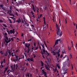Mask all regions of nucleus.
<instances>
[{"label":"nucleus","instance_id":"f257e3e1","mask_svg":"<svg viewBox=\"0 0 77 77\" xmlns=\"http://www.w3.org/2000/svg\"><path fill=\"white\" fill-rule=\"evenodd\" d=\"M56 26L57 29L58 31H57V35H59V36L60 37L62 36V31H60V29H59V26L57 24V23H56Z\"/></svg>","mask_w":77,"mask_h":77},{"label":"nucleus","instance_id":"f03ea898","mask_svg":"<svg viewBox=\"0 0 77 77\" xmlns=\"http://www.w3.org/2000/svg\"><path fill=\"white\" fill-rule=\"evenodd\" d=\"M13 66H14V69H20V67H19L18 64H16V65L15 64H14Z\"/></svg>","mask_w":77,"mask_h":77},{"label":"nucleus","instance_id":"7ed1b4c3","mask_svg":"<svg viewBox=\"0 0 77 77\" xmlns=\"http://www.w3.org/2000/svg\"><path fill=\"white\" fill-rule=\"evenodd\" d=\"M41 45L42 47V51L44 53V54H45V47H44V44H41Z\"/></svg>","mask_w":77,"mask_h":77},{"label":"nucleus","instance_id":"20e7f679","mask_svg":"<svg viewBox=\"0 0 77 77\" xmlns=\"http://www.w3.org/2000/svg\"><path fill=\"white\" fill-rule=\"evenodd\" d=\"M13 61L15 63H16V61H19V60H18V56H16V57H15L14 59H13Z\"/></svg>","mask_w":77,"mask_h":77},{"label":"nucleus","instance_id":"39448f33","mask_svg":"<svg viewBox=\"0 0 77 77\" xmlns=\"http://www.w3.org/2000/svg\"><path fill=\"white\" fill-rule=\"evenodd\" d=\"M42 75H44V76H45V77H47V72H45V71H44V69H42Z\"/></svg>","mask_w":77,"mask_h":77},{"label":"nucleus","instance_id":"423d86ee","mask_svg":"<svg viewBox=\"0 0 77 77\" xmlns=\"http://www.w3.org/2000/svg\"><path fill=\"white\" fill-rule=\"evenodd\" d=\"M42 75H44V76H45V77H47V72H45V71H44V69H42Z\"/></svg>","mask_w":77,"mask_h":77},{"label":"nucleus","instance_id":"0eeeda50","mask_svg":"<svg viewBox=\"0 0 77 77\" xmlns=\"http://www.w3.org/2000/svg\"><path fill=\"white\" fill-rule=\"evenodd\" d=\"M61 39L60 38L59 39H57L55 42V45H57L58 44H59V42L60 41Z\"/></svg>","mask_w":77,"mask_h":77},{"label":"nucleus","instance_id":"6e6552de","mask_svg":"<svg viewBox=\"0 0 77 77\" xmlns=\"http://www.w3.org/2000/svg\"><path fill=\"white\" fill-rule=\"evenodd\" d=\"M41 63L42 64L41 66L42 67H41V69L42 70V69L43 68H44V63H43V62H42V60L41 61Z\"/></svg>","mask_w":77,"mask_h":77},{"label":"nucleus","instance_id":"1a4fd4ad","mask_svg":"<svg viewBox=\"0 0 77 77\" xmlns=\"http://www.w3.org/2000/svg\"><path fill=\"white\" fill-rule=\"evenodd\" d=\"M51 53L53 54V55H54V56H56V54L57 53V52H56V50H53L52 52H51Z\"/></svg>","mask_w":77,"mask_h":77},{"label":"nucleus","instance_id":"9d476101","mask_svg":"<svg viewBox=\"0 0 77 77\" xmlns=\"http://www.w3.org/2000/svg\"><path fill=\"white\" fill-rule=\"evenodd\" d=\"M30 45V43H25V46L26 47H29Z\"/></svg>","mask_w":77,"mask_h":77},{"label":"nucleus","instance_id":"9b49d317","mask_svg":"<svg viewBox=\"0 0 77 77\" xmlns=\"http://www.w3.org/2000/svg\"><path fill=\"white\" fill-rule=\"evenodd\" d=\"M7 13H8V14H9V15H12V14H10L11 13H12V10H9V11H7Z\"/></svg>","mask_w":77,"mask_h":77},{"label":"nucleus","instance_id":"f8f14e48","mask_svg":"<svg viewBox=\"0 0 77 77\" xmlns=\"http://www.w3.org/2000/svg\"><path fill=\"white\" fill-rule=\"evenodd\" d=\"M16 23H21V19L20 18H19L18 19V20H17L16 21Z\"/></svg>","mask_w":77,"mask_h":77},{"label":"nucleus","instance_id":"ddd939ff","mask_svg":"<svg viewBox=\"0 0 77 77\" xmlns=\"http://www.w3.org/2000/svg\"><path fill=\"white\" fill-rule=\"evenodd\" d=\"M48 66H47V65H45V68H46V69H47L48 71H49V70L50 69L49 68H48Z\"/></svg>","mask_w":77,"mask_h":77},{"label":"nucleus","instance_id":"4468645a","mask_svg":"<svg viewBox=\"0 0 77 77\" xmlns=\"http://www.w3.org/2000/svg\"><path fill=\"white\" fill-rule=\"evenodd\" d=\"M8 54V51H7L5 53H4V56L5 57H7Z\"/></svg>","mask_w":77,"mask_h":77},{"label":"nucleus","instance_id":"2eb2a0df","mask_svg":"<svg viewBox=\"0 0 77 77\" xmlns=\"http://www.w3.org/2000/svg\"><path fill=\"white\" fill-rule=\"evenodd\" d=\"M65 51V49H64L63 50V51L62 52V53H63V54L64 53H65V54H66V52Z\"/></svg>","mask_w":77,"mask_h":77},{"label":"nucleus","instance_id":"dca6fc26","mask_svg":"<svg viewBox=\"0 0 77 77\" xmlns=\"http://www.w3.org/2000/svg\"><path fill=\"white\" fill-rule=\"evenodd\" d=\"M66 60L67 62L69 63H69L70 60H69V57H67V59Z\"/></svg>","mask_w":77,"mask_h":77},{"label":"nucleus","instance_id":"f3484780","mask_svg":"<svg viewBox=\"0 0 77 77\" xmlns=\"http://www.w3.org/2000/svg\"><path fill=\"white\" fill-rule=\"evenodd\" d=\"M45 17H43V20H44V24L46 25V23H45Z\"/></svg>","mask_w":77,"mask_h":77},{"label":"nucleus","instance_id":"a211bd4d","mask_svg":"<svg viewBox=\"0 0 77 77\" xmlns=\"http://www.w3.org/2000/svg\"><path fill=\"white\" fill-rule=\"evenodd\" d=\"M11 72H12V71H11L10 70H8L7 71V73H8V74H10V73Z\"/></svg>","mask_w":77,"mask_h":77},{"label":"nucleus","instance_id":"6ab92c4d","mask_svg":"<svg viewBox=\"0 0 77 77\" xmlns=\"http://www.w3.org/2000/svg\"><path fill=\"white\" fill-rule=\"evenodd\" d=\"M32 9L33 10H34V11L35 12V8L34 7V5H33V4L32 5Z\"/></svg>","mask_w":77,"mask_h":77},{"label":"nucleus","instance_id":"aec40b11","mask_svg":"<svg viewBox=\"0 0 77 77\" xmlns=\"http://www.w3.org/2000/svg\"><path fill=\"white\" fill-rule=\"evenodd\" d=\"M2 62H3V63H6V59H4L3 60V61Z\"/></svg>","mask_w":77,"mask_h":77},{"label":"nucleus","instance_id":"412c9836","mask_svg":"<svg viewBox=\"0 0 77 77\" xmlns=\"http://www.w3.org/2000/svg\"><path fill=\"white\" fill-rule=\"evenodd\" d=\"M8 53L9 54V56H10V55H12V53H11V52L9 50L8 51Z\"/></svg>","mask_w":77,"mask_h":77},{"label":"nucleus","instance_id":"4be33fe9","mask_svg":"<svg viewBox=\"0 0 77 77\" xmlns=\"http://www.w3.org/2000/svg\"><path fill=\"white\" fill-rule=\"evenodd\" d=\"M0 53L1 54H4V52H3V51H0Z\"/></svg>","mask_w":77,"mask_h":77},{"label":"nucleus","instance_id":"5701e85b","mask_svg":"<svg viewBox=\"0 0 77 77\" xmlns=\"http://www.w3.org/2000/svg\"><path fill=\"white\" fill-rule=\"evenodd\" d=\"M42 57L44 58V59H45V57H44V55H43V52H42Z\"/></svg>","mask_w":77,"mask_h":77},{"label":"nucleus","instance_id":"b1692460","mask_svg":"<svg viewBox=\"0 0 77 77\" xmlns=\"http://www.w3.org/2000/svg\"><path fill=\"white\" fill-rule=\"evenodd\" d=\"M31 27H32V29H35V27L34 26H33V25H31Z\"/></svg>","mask_w":77,"mask_h":77},{"label":"nucleus","instance_id":"393cba45","mask_svg":"<svg viewBox=\"0 0 77 77\" xmlns=\"http://www.w3.org/2000/svg\"><path fill=\"white\" fill-rule=\"evenodd\" d=\"M26 76V77L27 76H28V77H29V76H30V74L29 73H27Z\"/></svg>","mask_w":77,"mask_h":77},{"label":"nucleus","instance_id":"a878e982","mask_svg":"<svg viewBox=\"0 0 77 77\" xmlns=\"http://www.w3.org/2000/svg\"><path fill=\"white\" fill-rule=\"evenodd\" d=\"M57 54H58V57H59L60 56V54H59V52H57Z\"/></svg>","mask_w":77,"mask_h":77},{"label":"nucleus","instance_id":"bb28decb","mask_svg":"<svg viewBox=\"0 0 77 77\" xmlns=\"http://www.w3.org/2000/svg\"><path fill=\"white\" fill-rule=\"evenodd\" d=\"M8 67H6L5 68V70L4 71H7V70H8Z\"/></svg>","mask_w":77,"mask_h":77},{"label":"nucleus","instance_id":"cd10ccee","mask_svg":"<svg viewBox=\"0 0 77 77\" xmlns=\"http://www.w3.org/2000/svg\"><path fill=\"white\" fill-rule=\"evenodd\" d=\"M69 57H70V59H71L72 58V55L71 54H69Z\"/></svg>","mask_w":77,"mask_h":77},{"label":"nucleus","instance_id":"c85d7f7f","mask_svg":"<svg viewBox=\"0 0 77 77\" xmlns=\"http://www.w3.org/2000/svg\"><path fill=\"white\" fill-rule=\"evenodd\" d=\"M14 54H15L14 52H12L11 53V56H12V57H14Z\"/></svg>","mask_w":77,"mask_h":77},{"label":"nucleus","instance_id":"c756f323","mask_svg":"<svg viewBox=\"0 0 77 77\" xmlns=\"http://www.w3.org/2000/svg\"><path fill=\"white\" fill-rule=\"evenodd\" d=\"M3 4H1L0 5V8H3Z\"/></svg>","mask_w":77,"mask_h":77},{"label":"nucleus","instance_id":"7c9ffc66","mask_svg":"<svg viewBox=\"0 0 77 77\" xmlns=\"http://www.w3.org/2000/svg\"><path fill=\"white\" fill-rule=\"evenodd\" d=\"M5 42H6V43L8 44V43H9V42L8 41V40H6V39H5Z\"/></svg>","mask_w":77,"mask_h":77},{"label":"nucleus","instance_id":"2f4dec72","mask_svg":"<svg viewBox=\"0 0 77 77\" xmlns=\"http://www.w3.org/2000/svg\"><path fill=\"white\" fill-rule=\"evenodd\" d=\"M13 66H11V70H14V68H13Z\"/></svg>","mask_w":77,"mask_h":77},{"label":"nucleus","instance_id":"473e14b6","mask_svg":"<svg viewBox=\"0 0 77 77\" xmlns=\"http://www.w3.org/2000/svg\"><path fill=\"white\" fill-rule=\"evenodd\" d=\"M14 30H15V29H13V30L12 31V33L13 34L15 33V32H14Z\"/></svg>","mask_w":77,"mask_h":77},{"label":"nucleus","instance_id":"72a5a7b5","mask_svg":"<svg viewBox=\"0 0 77 77\" xmlns=\"http://www.w3.org/2000/svg\"><path fill=\"white\" fill-rule=\"evenodd\" d=\"M4 37H5L7 41H8V37L7 36H5Z\"/></svg>","mask_w":77,"mask_h":77},{"label":"nucleus","instance_id":"f704fd0d","mask_svg":"<svg viewBox=\"0 0 77 77\" xmlns=\"http://www.w3.org/2000/svg\"><path fill=\"white\" fill-rule=\"evenodd\" d=\"M69 65H70V63H69V62L68 64H67V66H69Z\"/></svg>","mask_w":77,"mask_h":77},{"label":"nucleus","instance_id":"c9c22d12","mask_svg":"<svg viewBox=\"0 0 77 77\" xmlns=\"http://www.w3.org/2000/svg\"><path fill=\"white\" fill-rule=\"evenodd\" d=\"M30 2L31 3H33V2H34V1H33V0H31L30 1Z\"/></svg>","mask_w":77,"mask_h":77},{"label":"nucleus","instance_id":"e433bc0d","mask_svg":"<svg viewBox=\"0 0 77 77\" xmlns=\"http://www.w3.org/2000/svg\"><path fill=\"white\" fill-rule=\"evenodd\" d=\"M33 58H31L30 59H29V60L31 61V62H33Z\"/></svg>","mask_w":77,"mask_h":77},{"label":"nucleus","instance_id":"4c0bfd02","mask_svg":"<svg viewBox=\"0 0 77 77\" xmlns=\"http://www.w3.org/2000/svg\"><path fill=\"white\" fill-rule=\"evenodd\" d=\"M10 33L11 34H12V33H13V32H12V30L11 29L10 30Z\"/></svg>","mask_w":77,"mask_h":77},{"label":"nucleus","instance_id":"58836bf2","mask_svg":"<svg viewBox=\"0 0 77 77\" xmlns=\"http://www.w3.org/2000/svg\"><path fill=\"white\" fill-rule=\"evenodd\" d=\"M3 26H4V27H7V26H6L5 24H2Z\"/></svg>","mask_w":77,"mask_h":77},{"label":"nucleus","instance_id":"ea45409f","mask_svg":"<svg viewBox=\"0 0 77 77\" xmlns=\"http://www.w3.org/2000/svg\"><path fill=\"white\" fill-rule=\"evenodd\" d=\"M25 24L27 26H29V25L27 23H25Z\"/></svg>","mask_w":77,"mask_h":77},{"label":"nucleus","instance_id":"a19ab883","mask_svg":"<svg viewBox=\"0 0 77 77\" xmlns=\"http://www.w3.org/2000/svg\"><path fill=\"white\" fill-rule=\"evenodd\" d=\"M45 54H48V51H45Z\"/></svg>","mask_w":77,"mask_h":77},{"label":"nucleus","instance_id":"79ce46f5","mask_svg":"<svg viewBox=\"0 0 77 77\" xmlns=\"http://www.w3.org/2000/svg\"><path fill=\"white\" fill-rule=\"evenodd\" d=\"M67 73V72H64L63 73V74L65 75V74H66V73Z\"/></svg>","mask_w":77,"mask_h":77},{"label":"nucleus","instance_id":"37998d69","mask_svg":"<svg viewBox=\"0 0 77 77\" xmlns=\"http://www.w3.org/2000/svg\"><path fill=\"white\" fill-rule=\"evenodd\" d=\"M7 32L8 33V35H10V32L9 31H7Z\"/></svg>","mask_w":77,"mask_h":77},{"label":"nucleus","instance_id":"c03bdc74","mask_svg":"<svg viewBox=\"0 0 77 77\" xmlns=\"http://www.w3.org/2000/svg\"><path fill=\"white\" fill-rule=\"evenodd\" d=\"M29 41H32V38L28 40V42H29Z\"/></svg>","mask_w":77,"mask_h":77},{"label":"nucleus","instance_id":"a18cd8bd","mask_svg":"<svg viewBox=\"0 0 77 77\" xmlns=\"http://www.w3.org/2000/svg\"><path fill=\"white\" fill-rule=\"evenodd\" d=\"M11 40H12V41H13L14 40V37H13V38H11Z\"/></svg>","mask_w":77,"mask_h":77},{"label":"nucleus","instance_id":"49530a36","mask_svg":"<svg viewBox=\"0 0 77 77\" xmlns=\"http://www.w3.org/2000/svg\"><path fill=\"white\" fill-rule=\"evenodd\" d=\"M33 56H34L33 58H35V57H36V56L35 55V54H33Z\"/></svg>","mask_w":77,"mask_h":77},{"label":"nucleus","instance_id":"de8ad7c7","mask_svg":"<svg viewBox=\"0 0 77 77\" xmlns=\"http://www.w3.org/2000/svg\"><path fill=\"white\" fill-rule=\"evenodd\" d=\"M65 22H66L65 24H67V21H66V18L65 19Z\"/></svg>","mask_w":77,"mask_h":77},{"label":"nucleus","instance_id":"09e8293b","mask_svg":"<svg viewBox=\"0 0 77 77\" xmlns=\"http://www.w3.org/2000/svg\"><path fill=\"white\" fill-rule=\"evenodd\" d=\"M34 47H36V43L35 42L34 44Z\"/></svg>","mask_w":77,"mask_h":77},{"label":"nucleus","instance_id":"8fccbe9b","mask_svg":"<svg viewBox=\"0 0 77 77\" xmlns=\"http://www.w3.org/2000/svg\"><path fill=\"white\" fill-rule=\"evenodd\" d=\"M38 46L35 47V50H38Z\"/></svg>","mask_w":77,"mask_h":77},{"label":"nucleus","instance_id":"3c124183","mask_svg":"<svg viewBox=\"0 0 77 77\" xmlns=\"http://www.w3.org/2000/svg\"><path fill=\"white\" fill-rule=\"evenodd\" d=\"M15 15H17V16H18V13L17 12H16L15 13Z\"/></svg>","mask_w":77,"mask_h":77},{"label":"nucleus","instance_id":"603ef678","mask_svg":"<svg viewBox=\"0 0 77 77\" xmlns=\"http://www.w3.org/2000/svg\"><path fill=\"white\" fill-rule=\"evenodd\" d=\"M45 24H44V25L43 26V29H45V28L46 27V26H45Z\"/></svg>","mask_w":77,"mask_h":77},{"label":"nucleus","instance_id":"864d4df0","mask_svg":"<svg viewBox=\"0 0 77 77\" xmlns=\"http://www.w3.org/2000/svg\"><path fill=\"white\" fill-rule=\"evenodd\" d=\"M30 50V49H27V51H28L27 53H29Z\"/></svg>","mask_w":77,"mask_h":77},{"label":"nucleus","instance_id":"5fc2aeb1","mask_svg":"<svg viewBox=\"0 0 77 77\" xmlns=\"http://www.w3.org/2000/svg\"><path fill=\"white\" fill-rule=\"evenodd\" d=\"M63 57V55L62 54L60 55V58H62Z\"/></svg>","mask_w":77,"mask_h":77},{"label":"nucleus","instance_id":"6e6d98bb","mask_svg":"<svg viewBox=\"0 0 77 77\" xmlns=\"http://www.w3.org/2000/svg\"><path fill=\"white\" fill-rule=\"evenodd\" d=\"M9 20L10 21V23H12V21H11V19H9Z\"/></svg>","mask_w":77,"mask_h":77},{"label":"nucleus","instance_id":"4d7b16f0","mask_svg":"<svg viewBox=\"0 0 77 77\" xmlns=\"http://www.w3.org/2000/svg\"><path fill=\"white\" fill-rule=\"evenodd\" d=\"M55 72H56L57 71V67H55Z\"/></svg>","mask_w":77,"mask_h":77},{"label":"nucleus","instance_id":"13d9d810","mask_svg":"<svg viewBox=\"0 0 77 77\" xmlns=\"http://www.w3.org/2000/svg\"><path fill=\"white\" fill-rule=\"evenodd\" d=\"M66 56H67L66 55L65 56H64V57H63V59H64V58H65V57H66Z\"/></svg>","mask_w":77,"mask_h":77},{"label":"nucleus","instance_id":"bf43d9fd","mask_svg":"<svg viewBox=\"0 0 77 77\" xmlns=\"http://www.w3.org/2000/svg\"><path fill=\"white\" fill-rule=\"evenodd\" d=\"M39 48L41 51H42V49H41V46H39Z\"/></svg>","mask_w":77,"mask_h":77},{"label":"nucleus","instance_id":"052dcab7","mask_svg":"<svg viewBox=\"0 0 77 77\" xmlns=\"http://www.w3.org/2000/svg\"><path fill=\"white\" fill-rule=\"evenodd\" d=\"M11 41V40L10 39V38H9V39L8 40V41L9 42H10Z\"/></svg>","mask_w":77,"mask_h":77},{"label":"nucleus","instance_id":"680f3d73","mask_svg":"<svg viewBox=\"0 0 77 77\" xmlns=\"http://www.w3.org/2000/svg\"><path fill=\"white\" fill-rule=\"evenodd\" d=\"M57 67H58V68L59 69H60V67L59 66H58Z\"/></svg>","mask_w":77,"mask_h":77},{"label":"nucleus","instance_id":"e2e57ef3","mask_svg":"<svg viewBox=\"0 0 77 77\" xmlns=\"http://www.w3.org/2000/svg\"><path fill=\"white\" fill-rule=\"evenodd\" d=\"M3 63L2 61H1V65H3Z\"/></svg>","mask_w":77,"mask_h":77},{"label":"nucleus","instance_id":"0e129e2a","mask_svg":"<svg viewBox=\"0 0 77 77\" xmlns=\"http://www.w3.org/2000/svg\"><path fill=\"white\" fill-rule=\"evenodd\" d=\"M0 23H3V21L2 20H0Z\"/></svg>","mask_w":77,"mask_h":77},{"label":"nucleus","instance_id":"69168bd1","mask_svg":"<svg viewBox=\"0 0 77 77\" xmlns=\"http://www.w3.org/2000/svg\"><path fill=\"white\" fill-rule=\"evenodd\" d=\"M56 65H57V66H59V63L56 64Z\"/></svg>","mask_w":77,"mask_h":77},{"label":"nucleus","instance_id":"338daca9","mask_svg":"<svg viewBox=\"0 0 77 77\" xmlns=\"http://www.w3.org/2000/svg\"><path fill=\"white\" fill-rule=\"evenodd\" d=\"M31 14H32V15H33V14H34V13H33V11H31Z\"/></svg>","mask_w":77,"mask_h":77},{"label":"nucleus","instance_id":"774afa93","mask_svg":"<svg viewBox=\"0 0 77 77\" xmlns=\"http://www.w3.org/2000/svg\"><path fill=\"white\" fill-rule=\"evenodd\" d=\"M5 36H7V35H8V34H7V33H5Z\"/></svg>","mask_w":77,"mask_h":77}]
</instances>
